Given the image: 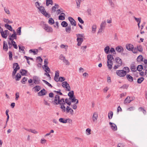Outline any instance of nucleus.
Masks as SVG:
<instances>
[{
	"mask_svg": "<svg viewBox=\"0 0 147 147\" xmlns=\"http://www.w3.org/2000/svg\"><path fill=\"white\" fill-rule=\"evenodd\" d=\"M107 66L109 69H111L112 67L113 62L112 60L114 58L112 55H108L107 56Z\"/></svg>",
	"mask_w": 147,
	"mask_h": 147,
	"instance_id": "nucleus-1",
	"label": "nucleus"
},
{
	"mask_svg": "<svg viewBox=\"0 0 147 147\" xmlns=\"http://www.w3.org/2000/svg\"><path fill=\"white\" fill-rule=\"evenodd\" d=\"M54 101L55 105L60 104L61 105L62 102H64V100L63 98H62L60 99V96L58 95H56L55 97Z\"/></svg>",
	"mask_w": 147,
	"mask_h": 147,
	"instance_id": "nucleus-2",
	"label": "nucleus"
},
{
	"mask_svg": "<svg viewBox=\"0 0 147 147\" xmlns=\"http://www.w3.org/2000/svg\"><path fill=\"white\" fill-rule=\"evenodd\" d=\"M38 9L39 10L41 13L45 17L48 18H49L50 17V15L46 12L44 7L42 6L40 7Z\"/></svg>",
	"mask_w": 147,
	"mask_h": 147,
	"instance_id": "nucleus-3",
	"label": "nucleus"
},
{
	"mask_svg": "<svg viewBox=\"0 0 147 147\" xmlns=\"http://www.w3.org/2000/svg\"><path fill=\"white\" fill-rule=\"evenodd\" d=\"M42 28L46 32H52L53 31L52 27L49 26L47 24H44L42 26Z\"/></svg>",
	"mask_w": 147,
	"mask_h": 147,
	"instance_id": "nucleus-4",
	"label": "nucleus"
},
{
	"mask_svg": "<svg viewBox=\"0 0 147 147\" xmlns=\"http://www.w3.org/2000/svg\"><path fill=\"white\" fill-rule=\"evenodd\" d=\"M116 73L117 75L120 77H123L126 75V72L123 70H117Z\"/></svg>",
	"mask_w": 147,
	"mask_h": 147,
	"instance_id": "nucleus-5",
	"label": "nucleus"
},
{
	"mask_svg": "<svg viewBox=\"0 0 147 147\" xmlns=\"http://www.w3.org/2000/svg\"><path fill=\"white\" fill-rule=\"evenodd\" d=\"M15 67H16L14 69L12 73L13 76L15 75L17 71L20 69V67L18 63H16L13 64V67L14 68Z\"/></svg>",
	"mask_w": 147,
	"mask_h": 147,
	"instance_id": "nucleus-6",
	"label": "nucleus"
},
{
	"mask_svg": "<svg viewBox=\"0 0 147 147\" xmlns=\"http://www.w3.org/2000/svg\"><path fill=\"white\" fill-rule=\"evenodd\" d=\"M62 86L64 88H66V90L68 91H70V87L69 84L66 81H64L62 83Z\"/></svg>",
	"mask_w": 147,
	"mask_h": 147,
	"instance_id": "nucleus-7",
	"label": "nucleus"
},
{
	"mask_svg": "<svg viewBox=\"0 0 147 147\" xmlns=\"http://www.w3.org/2000/svg\"><path fill=\"white\" fill-rule=\"evenodd\" d=\"M33 81L34 83L36 84H38L40 83V80L38 77L36 76H34L33 77Z\"/></svg>",
	"mask_w": 147,
	"mask_h": 147,
	"instance_id": "nucleus-8",
	"label": "nucleus"
},
{
	"mask_svg": "<svg viewBox=\"0 0 147 147\" xmlns=\"http://www.w3.org/2000/svg\"><path fill=\"white\" fill-rule=\"evenodd\" d=\"M98 118V114L96 112L94 113L92 117V120L94 122H96Z\"/></svg>",
	"mask_w": 147,
	"mask_h": 147,
	"instance_id": "nucleus-9",
	"label": "nucleus"
},
{
	"mask_svg": "<svg viewBox=\"0 0 147 147\" xmlns=\"http://www.w3.org/2000/svg\"><path fill=\"white\" fill-rule=\"evenodd\" d=\"M68 120L70 121L71 122L72 121V120L70 119H64L63 118H61L59 119V121L60 122L64 123H67V122Z\"/></svg>",
	"mask_w": 147,
	"mask_h": 147,
	"instance_id": "nucleus-10",
	"label": "nucleus"
},
{
	"mask_svg": "<svg viewBox=\"0 0 147 147\" xmlns=\"http://www.w3.org/2000/svg\"><path fill=\"white\" fill-rule=\"evenodd\" d=\"M115 61L117 64L121 66L122 64V61L121 59L119 57H117L115 59Z\"/></svg>",
	"mask_w": 147,
	"mask_h": 147,
	"instance_id": "nucleus-11",
	"label": "nucleus"
},
{
	"mask_svg": "<svg viewBox=\"0 0 147 147\" xmlns=\"http://www.w3.org/2000/svg\"><path fill=\"white\" fill-rule=\"evenodd\" d=\"M68 20L70 21L71 24L72 25L76 26V23L75 21L71 17H69L68 18Z\"/></svg>",
	"mask_w": 147,
	"mask_h": 147,
	"instance_id": "nucleus-12",
	"label": "nucleus"
},
{
	"mask_svg": "<svg viewBox=\"0 0 147 147\" xmlns=\"http://www.w3.org/2000/svg\"><path fill=\"white\" fill-rule=\"evenodd\" d=\"M109 124L111 126V129L114 131H116L117 129V127L115 124L114 123L110 122Z\"/></svg>",
	"mask_w": 147,
	"mask_h": 147,
	"instance_id": "nucleus-13",
	"label": "nucleus"
},
{
	"mask_svg": "<svg viewBox=\"0 0 147 147\" xmlns=\"http://www.w3.org/2000/svg\"><path fill=\"white\" fill-rule=\"evenodd\" d=\"M47 92L45 89H43L38 93V95L39 96H42L45 95L46 94Z\"/></svg>",
	"mask_w": 147,
	"mask_h": 147,
	"instance_id": "nucleus-14",
	"label": "nucleus"
},
{
	"mask_svg": "<svg viewBox=\"0 0 147 147\" xmlns=\"http://www.w3.org/2000/svg\"><path fill=\"white\" fill-rule=\"evenodd\" d=\"M77 41L78 42L77 45L80 46L83 41V38H77Z\"/></svg>",
	"mask_w": 147,
	"mask_h": 147,
	"instance_id": "nucleus-15",
	"label": "nucleus"
},
{
	"mask_svg": "<svg viewBox=\"0 0 147 147\" xmlns=\"http://www.w3.org/2000/svg\"><path fill=\"white\" fill-rule=\"evenodd\" d=\"M0 32L1 33L2 36L5 38H6L7 37V35L5 32L3 31V29L1 28L0 30Z\"/></svg>",
	"mask_w": 147,
	"mask_h": 147,
	"instance_id": "nucleus-16",
	"label": "nucleus"
},
{
	"mask_svg": "<svg viewBox=\"0 0 147 147\" xmlns=\"http://www.w3.org/2000/svg\"><path fill=\"white\" fill-rule=\"evenodd\" d=\"M13 33L12 34L11 36H9V40H10V38H11L12 40H13L14 39H16L17 36H16V33L14 30H13Z\"/></svg>",
	"mask_w": 147,
	"mask_h": 147,
	"instance_id": "nucleus-17",
	"label": "nucleus"
},
{
	"mask_svg": "<svg viewBox=\"0 0 147 147\" xmlns=\"http://www.w3.org/2000/svg\"><path fill=\"white\" fill-rule=\"evenodd\" d=\"M42 68L47 73H50V69L48 66L43 65L42 66Z\"/></svg>",
	"mask_w": 147,
	"mask_h": 147,
	"instance_id": "nucleus-18",
	"label": "nucleus"
},
{
	"mask_svg": "<svg viewBox=\"0 0 147 147\" xmlns=\"http://www.w3.org/2000/svg\"><path fill=\"white\" fill-rule=\"evenodd\" d=\"M59 76V71H55V74L54 77L55 80L57 82H58V78Z\"/></svg>",
	"mask_w": 147,
	"mask_h": 147,
	"instance_id": "nucleus-19",
	"label": "nucleus"
},
{
	"mask_svg": "<svg viewBox=\"0 0 147 147\" xmlns=\"http://www.w3.org/2000/svg\"><path fill=\"white\" fill-rule=\"evenodd\" d=\"M127 49L129 51H131L132 49L134 48V46L131 44H129L126 45Z\"/></svg>",
	"mask_w": 147,
	"mask_h": 147,
	"instance_id": "nucleus-20",
	"label": "nucleus"
},
{
	"mask_svg": "<svg viewBox=\"0 0 147 147\" xmlns=\"http://www.w3.org/2000/svg\"><path fill=\"white\" fill-rule=\"evenodd\" d=\"M116 50L118 52H122L123 49V48L120 46H118L116 48Z\"/></svg>",
	"mask_w": 147,
	"mask_h": 147,
	"instance_id": "nucleus-21",
	"label": "nucleus"
},
{
	"mask_svg": "<svg viewBox=\"0 0 147 147\" xmlns=\"http://www.w3.org/2000/svg\"><path fill=\"white\" fill-rule=\"evenodd\" d=\"M130 98L129 96H127L124 100V104H125L130 103L131 101V100H130Z\"/></svg>",
	"mask_w": 147,
	"mask_h": 147,
	"instance_id": "nucleus-22",
	"label": "nucleus"
},
{
	"mask_svg": "<svg viewBox=\"0 0 147 147\" xmlns=\"http://www.w3.org/2000/svg\"><path fill=\"white\" fill-rule=\"evenodd\" d=\"M70 100H71V101L72 102H76V104H77L78 102V99H75V96H74L71 98H69Z\"/></svg>",
	"mask_w": 147,
	"mask_h": 147,
	"instance_id": "nucleus-23",
	"label": "nucleus"
},
{
	"mask_svg": "<svg viewBox=\"0 0 147 147\" xmlns=\"http://www.w3.org/2000/svg\"><path fill=\"white\" fill-rule=\"evenodd\" d=\"M33 89L34 90V91L37 92L40 90L41 89V87L39 86H36L33 88Z\"/></svg>",
	"mask_w": 147,
	"mask_h": 147,
	"instance_id": "nucleus-24",
	"label": "nucleus"
},
{
	"mask_svg": "<svg viewBox=\"0 0 147 147\" xmlns=\"http://www.w3.org/2000/svg\"><path fill=\"white\" fill-rule=\"evenodd\" d=\"M110 48L109 46H107L104 48V51L106 54H108L110 53L109 50Z\"/></svg>",
	"mask_w": 147,
	"mask_h": 147,
	"instance_id": "nucleus-25",
	"label": "nucleus"
},
{
	"mask_svg": "<svg viewBox=\"0 0 147 147\" xmlns=\"http://www.w3.org/2000/svg\"><path fill=\"white\" fill-rule=\"evenodd\" d=\"M3 49L5 51H7L8 50L7 44L5 41L3 42Z\"/></svg>",
	"mask_w": 147,
	"mask_h": 147,
	"instance_id": "nucleus-26",
	"label": "nucleus"
},
{
	"mask_svg": "<svg viewBox=\"0 0 147 147\" xmlns=\"http://www.w3.org/2000/svg\"><path fill=\"white\" fill-rule=\"evenodd\" d=\"M10 40L11 41L12 45L16 49H17L18 48V46L16 44V42L13 40H12L11 38H10Z\"/></svg>",
	"mask_w": 147,
	"mask_h": 147,
	"instance_id": "nucleus-27",
	"label": "nucleus"
},
{
	"mask_svg": "<svg viewBox=\"0 0 147 147\" xmlns=\"http://www.w3.org/2000/svg\"><path fill=\"white\" fill-rule=\"evenodd\" d=\"M106 25V21L105 20H104L102 22L100 25V27L105 29V27Z\"/></svg>",
	"mask_w": 147,
	"mask_h": 147,
	"instance_id": "nucleus-28",
	"label": "nucleus"
},
{
	"mask_svg": "<svg viewBox=\"0 0 147 147\" xmlns=\"http://www.w3.org/2000/svg\"><path fill=\"white\" fill-rule=\"evenodd\" d=\"M126 77L129 81L130 82H133V78L129 74H127L126 75Z\"/></svg>",
	"mask_w": 147,
	"mask_h": 147,
	"instance_id": "nucleus-29",
	"label": "nucleus"
},
{
	"mask_svg": "<svg viewBox=\"0 0 147 147\" xmlns=\"http://www.w3.org/2000/svg\"><path fill=\"white\" fill-rule=\"evenodd\" d=\"M5 27L8 30H10V31H12L13 29L11 27V26L8 24H5Z\"/></svg>",
	"mask_w": 147,
	"mask_h": 147,
	"instance_id": "nucleus-30",
	"label": "nucleus"
},
{
	"mask_svg": "<svg viewBox=\"0 0 147 147\" xmlns=\"http://www.w3.org/2000/svg\"><path fill=\"white\" fill-rule=\"evenodd\" d=\"M71 29L70 25L67 26L65 28V31L68 33H70L71 31Z\"/></svg>",
	"mask_w": 147,
	"mask_h": 147,
	"instance_id": "nucleus-31",
	"label": "nucleus"
},
{
	"mask_svg": "<svg viewBox=\"0 0 147 147\" xmlns=\"http://www.w3.org/2000/svg\"><path fill=\"white\" fill-rule=\"evenodd\" d=\"M130 69L132 71L135 72L137 70L136 67L133 65H131Z\"/></svg>",
	"mask_w": 147,
	"mask_h": 147,
	"instance_id": "nucleus-32",
	"label": "nucleus"
},
{
	"mask_svg": "<svg viewBox=\"0 0 147 147\" xmlns=\"http://www.w3.org/2000/svg\"><path fill=\"white\" fill-rule=\"evenodd\" d=\"M96 25L95 24H93L92 26V32L93 33H94L96 31Z\"/></svg>",
	"mask_w": 147,
	"mask_h": 147,
	"instance_id": "nucleus-33",
	"label": "nucleus"
},
{
	"mask_svg": "<svg viewBox=\"0 0 147 147\" xmlns=\"http://www.w3.org/2000/svg\"><path fill=\"white\" fill-rule=\"evenodd\" d=\"M68 95L69 96V98H71V97L74 96V91H71L69 92L68 94Z\"/></svg>",
	"mask_w": 147,
	"mask_h": 147,
	"instance_id": "nucleus-34",
	"label": "nucleus"
},
{
	"mask_svg": "<svg viewBox=\"0 0 147 147\" xmlns=\"http://www.w3.org/2000/svg\"><path fill=\"white\" fill-rule=\"evenodd\" d=\"M143 59L142 56V55H140L137 57V60L138 62H140L142 61Z\"/></svg>",
	"mask_w": 147,
	"mask_h": 147,
	"instance_id": "nucleus-35",
	"label": "nucleus"
},
{
	"mask_svg": "<svg viewBox=\"0 0 147 147\" xmlns=\"http://www.w3.org/2000/svg\"><path fill=\"white\" fill-rule=\"evenodd\" d=\"M77 4V7L79 8L80 6V4L81 1V0H76Z\"/></svg>",
	"mask_w": 147,
	"mask_h": 147,
	"instance_id": "nucleus-36",
	"label": "nucleus"
},
{
	"mask_svg": "<svg viewBox=\"0 0 147 147\" xmlns=\"http://www.w3.org/2000/svg\"><path fill=\"white\" fill-rule=\"evenodd\" d=\"M53 3L52 0H46V4L47 6H48L49 4L52 5Z\"/></svg>",
	"mask_w": 147,
	"mask_h": 147,
	"instance_id": "nucleus-37",
	"label": "nucleus"
},
{
	"mask_svg": "<svg viewBox=\"0 0 147 147\" xmlns=\"http://www.w3.org/2000/svg\"><path fill=\"white\" fill-rule=\"evenodd\" d=\"M144 80V78L142 77L139 78L138 79L137 82L138 84H141Z\"/></svg>",
	"mask_w": 147,
	"mask_h": 147,
	"instance_id": "nucleus-38",
	"label": "nucleus"
},
{
	"mask_svg": "<svg viewBox=\"0 0 147 147\" xmlns=\"http://www.w3.org/2000/svg\"><path fill=\"white\" fill-rule=\"evenodd\" d=\"M61 25L63 27H65L67 26L68 24L65 21L62 22L61 24Z\"/></svg>",
	"mask_w": 147,
	"mask_h": 147,
	"instance_id": "nucleus-39",
	"label": "nucleus"
},
{
	"mask_svg": "<svg viewBox=\"0 0 147 147\" xmlns=\"http://www.w3.org/2000/svg\"><path fill=\"white\" fill-rule=\"evenodd\" d=\"M54 20L52 18H49L48 21V23L49 24L52 25L54 23Z\"/></svg>",
	"mask_w": 147,
	"mask_h": 147,
	"instance_id": "nucleus-40",
	"label": "nucleus"
},
{
	"mask_svg": "<svg viewBox=\"0 0 147 147\" xmlns=\"http://www.w3.org/2000/svg\"><path fill=\"white\" fill-rule=\"evenodd\" d=\"M134 18L135 20L138 23H140L141 21V18H137L135 16H134Z\"/></svg>",
	"mask_w": 147,
	"mask_h": 147,
	"instance_id": "nucleus-41",
	"label": "nucleus"
},
{
	"mask_svg": "<svg viewBox=\"0 0 147 147\" xmlns=\"http://www.w3.org/2000/svg\"><path fill=\"white\" fill-rule=\"evenodd\" d=\"M20 72L22 75H24L26 74L27 71L24 69H22Z\"/></svg>",
	"mask_w": 147,
	"mask_h": 147,
	"instance_id": "nucleus-42",
	"label": "nucleus"
},
{
	"mask_svg": "<svg viewBox=\"0 0 147 147\" xmlns=\"http://www.w3.org/2000/svg\"><path fill=\"white\" fill-rule=\"evenodd\" d=\"M136 69L139 71H141L142 69H144L143 68V66L142 65H140L137 66Z\"/></svg>",
	"mask_w": 147,
	"mask_h": 147,
	"instance_id": "nucleus-43",
	"label": "nucleus"
},
{
	"mask_svg": "<svg viewBox=\"0 0 147 147\" xmlns=\"http://www.w3.org/2000/svg\"><path fill=\"white\" fill-rule=\"evenodd\" d=\"M113 115V113L112 111H110V112H109L108 113V117L109 119H112V116Z\"/></svg>",
	"mask_w": 147,
	"mask_h": 147,
	"instance_id": "nucleus-44",
	"label": "nucleus"
},
{
	"mask_svg": "<svg viewBox=\"0 0 147 147\" xmlns=\"http://www.w3.org/2000/svg\"><path fill=\"white\" fill-rule=\"evenodd\" d=\"M109 3L111 7L114 8L115 6L114 4L112 2V0H108Z\"/></svg>",
	"mask_w": 147,
	"mask_h": 147,
	"instance_id": "nucleus-45",
	"label": "nucleus"
},
{
	"mask_svg": "<svg viewBox=\"0 0 147 147\" xmlns=\"http://www.w3.org/2000/svg\"><path fill=\"white\" fill-rule=\"evenodd\" d=\"M21 75L19 73H18L16 76V81H18L21 78Z\"/></svg>",
	"mask_w": 147,
	"mask_h": 147,
	"instance_id": "nucleus-46",
	"label": "nucleus"
},
{
	"mask_svg": "<svg viewBox=\"0 0 147 147\" xmlns=\"http://www.w3.org/2000/svg\"><path fill=\"white\" fill-rule=\"evenodd\" d=\"M136 48L138 51L142 52L143 51V49L141 46H137Z\"/></svg>",
	"mask_w": 147,
	"mask_h": 147,
	"instance_id": "nucleus-47",
	"label": "nucleus"
},
{
	"mask_svg": "<svg viewBox=\"0 0 147 147\" xmlns=\"http://www.w3.org/2000/svg\"><path fill=\"white\" fill-rule=\"evenodd\" d=\"M87 12L88 13V15L91 16L92 15L91 14V9L90 8L88 9L87 10Z\"/></svg>",
	"mask_w": 147,
	"mask_h": 147,
	"instance_id": "nucleus-48",
	"label": "nucleus"
},
{
	"mask_svg": "<svg viewBox=\"0 0 147 147\" xmlns=\"http://www.w3.org/2000/svg\"><path fill=\"white\" fill-rule=\"evenodd\" d=\"M42 81L49 86L51 88L53 87L46 80H42Z\"/></svg>",
	"mask_w": 147,
	"mask_h": 147,
	"instance_id": "nucleus-49",
	"label": "nucleus"
},
{
	"mask_svg": "<svg viewBox=\"0 0 147 147\" xmlns=\"http://www.w3.org/2000/svg\"><path fill=\"white\" fill-rule=\"evenodd\" d=\"M4 22L8 23L9 24H11L13 23V22L9 20L8 19L5 18L3 20Z\"/></svg>",
	"mask_w": 147,
	"mask_h": 147,
	"instance_id": "nucleus-50",
	"label": "nucleus"
},
{
	"mask_svg": "<svg viewBox=\"0 0 147 147\" xmlns=\"http://www.w3.org/2000/svg\"><path fill=\"white\" fill-rule=\"evenodd\" d=\"M65 78L64 77H60L58 79V81H59L61 82H62L65 80Z\"/></svg>",
	"mask_w": 147,
	"mask_h": 147,
	"instance_id": "nucleus-51",
	"label": "nucleus"
},
{
	"mask_svg": "<svg viewBox=\"0 0 147 147\" xmlns=\"http://www.w3.org/2000/svg\"><path fill=\"white\" fill-rule=\"evenodd\" d=\"M27 78H26L24 77L22 79L21 81V82L23 84H25V83L26 82L27 80Z\"/></svg>",
	"mask_w": 147,
	"mask_h": 147,
	"instance_id": "nucleus-52",
	"label": "nucleus"
},
{
	"mask_svg": "<svg viewBox=\"0 0 147 147\" xmlns=\"http://www.w3.org/2000/svg\"><path fill=\"white\" fill-rule=\"evenodd\" d=\"M131 51H132L133 53H138V49L136 47L132 49V50Z\"/></svg>",
	"mask_w": 147,
	"mask_h": 147,
	"instance_id": "nucleus-53",
	"label": "nucleus"
},
{
	"mask_svg": "<svg viewBox=\"0 0 147 147\" xmlns=\"http://www.w3.org/2000/svg\"><path fill=\"white\" fill-rule=\"evenodd\" d=\"M75 139L76 140H78V141H79V142H83V139L80 137H75Z\"/></svg>",
	"mask_w": 147,
	"mask_h": 147,
	"instance_id": "nucleus-54",
	"label": "nucleus"
},
{
	"mask_svg": "<svg viewBox=\"0 0 147 147\" xmlns=\"http://www.w3.org/2000/svg\"><path fill=\"white\" fill-rule=\"evenodd\" d=\"M9 59L10 60H12V53L11 51H9Z\"/></svg>",
	"mask_w": 147,
	"mask_h": 147,
	"instance_id": "nucleus-55",
	"label": "nucleus"
},
{
	"mask_svg": "<svg viewBox=\"0 0 147 147\" xmlns=\"http://www.w3.org/2000/svg\"><path fill=\"white\" fill-rule=\"evenodd\" d=\"M63 61V62L65 63L66 65H69V62L67 60L65 59H65H64Z\"/></svg>",
	"mask_w": 147,
	"mask_h": 147,
	"instance_id": "nucleus-56",
	"label": "nucleus"
},
{
	"mask_svg": "<svg viewBox=\"0 0 147 147\" xmlns=\"http://www.w3.org/2000/svg\"><path fill=\"white\" fill-rule=\"evenodd\" d=\"M65 17L63 16L60 15L59 16V19L60 20H65Z\"/></svg>",
	"mask_w": 147,
	"mask_h": 147,
	"instance_id": "nucleus-57",
	"label": "nucleus"
},
{
	"mask_svg": "<svg viewBox=\"0 0 147 147\" xmlns=\"http://www.w3.org/2000/svg\"><path fill=\"white\" fill-rule=\"evenodd\" d=\"M65 102L69 105H71V102L69 101V100L67 99V98H66L65 100Z\"/></svg>",
	"mask_w": 147,
	"mask_h": 147,
	"instance_id": "nucleus-58",
	"label": "nucleus"
},
{
	"mask_svg": "<svg viewBox=\"0 0 147 147\" xmlns=\"http://www.w3.org/2000/svg\"><path fill=\"white\" fill-rule=\"evenodd\" d=\"M123 69H124L125 71L126 72V74L127 73H128L129 71V69L127 67H125L123 68Z\"/></svg>",
	"mask_w": 147,
	"mask_h": 147,
	"instance_id": "nucleus-59",
	"label": "nucleus"
},
{
	"mask_svg": "<svg viewBox=\"0 0 147 147\" xmlns=\"http://www.w3.org/2000/svg\"><path fill=\"white\" fill-rule=\"evenodd\" d=\"M21 27H19L18 28V30L17 31V33L18 35H20L21 33Z\"/></svg>",
	"mask_w": 147,
	"mask_h": 147,
	"instance_id": "nucleus-60",
	"label": "nucleus"
},
{
	"mask_svg": "<svg viewBox=\"0 0 147 147\" xmlns=\"http://www.w3.org/2000/svg\"><path fill=\"white\" fill-rule=\"evenodd\" d=\"M78 20L79 21L81 24H83L84 23V21L82 19V18L80 17H78Z\"/></svg>",
	"mask_w": 147,
	"mask_h": 147,
	"instance_id": "nucleus-61",
	"label": "nucleus"
},
{
	"mask_svg": "<svg viewBox=\"0 0 147 147\" xmlns=\"http://www.w3.org/2000/svg\"><path fill=\"white\" fill-rule=\"evenodd\" d=\"M60 108L62 109V111H63L65 112V107L64 105H61V106Z\"/></svg>",
	"mask_w": 147,
	"mask_h": 147,
	"instance_id": "nucleus-62",
	"label": "nucleus"
},
{
	"mask_svg": "<svg viewBox=\"0 0 147 147\" xmlns=\"http://www.w3.org/2000/svg\"><path fill=\"white\" fill-rule=\"evenodd\" d=\"M4 10L5 13L7 14H10V12L9 10L7 8L5 7L4 8Z\"/></svg>",
	"mask_w": 147,
	"mask_h": 147,
	"instance_id": "nucleus-63",
	"label": "nucleus"
},
{
	"mask_svg": "<svg viewBox=\"0 0 147 147\" xmlns=\"http://www.w3.org/2000/svg\"><path fill=\"white\" fill-rule=\"evenodd\" d=\"M46 140L44 138H42L41 139L40 143L42 144H44L46 143Z\"/></svg>",
	"mask_w": 147,
	"mask_h": 147,
	"instance_id": "nucleus-64",
	"label": "nucleus"
}]
</instances>
